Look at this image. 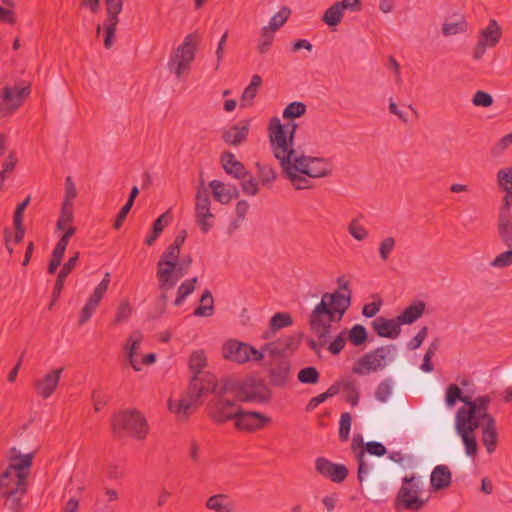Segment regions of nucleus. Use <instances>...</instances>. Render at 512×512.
I'll use <instances>...</instances> for the list:
<instances>
[{
  "label": "nucleus",
  "instance_id": "obj_20",
  "mask_svg": "<svg viewBox=\"0 0 512 512\" xmlns=\"http://www.w3.org/2000/svg\"><path fill=\"white\" fill-rule=\"evenodd\" d=\"M239 395L244 400L263 402L269 398L270 390L264 382L252 379L241 385Z\"/></svg>",
  "mask_w": 512,
  "mask_h": 512
},
{
  "label": "nucleus",
  "instance_id": "obj_27",
  "mask_svg": "<svg viewBox=\"0 0 512 512\" xmlns=\"http://www.w3.org/2000/svg\"><path fill=\"white\" fill-rule=\"evenodd\" d=\"M214 199L222 204L229 203L233 198L238 197L239 192L235 186L225 184L218 180L209 183Z\"/></svg>",
  "mask_w": 512,
  "mask_h": 512
},
{
  "label": "nucleus",
  "instance_id": "obj_63",
  "mask_svg": "<svg viewBox=\"0 0 512 512\" xmlns=\"http://www.w3.org/2000/svg\"><path fill=\"white\" fill-rule=\"evenodd\" d=\"M318 378V372L313 367L302 369L298 374V379L302 383H315Z\"/></svg>",
  "mask_w": 512,
  "mask_h": 512
},
{
  "label": "nucleus",
  "instance_id": "obj_12",
  "mask_svg": "<svg viewBox=\"0 0 512 512\" xmlns=\"http://www.w3.org/2000/svg\"><path fill=\"white\" fill-rule=\"evenodd\" d=\"M223 357L236 363L248 361H261L264 358L262 352L247 343L237 340H228L222 349Z\"/></svg>",
  "mask_w": 512,
  "mask_h": 512
},
{
  "label": "nucleus",
  "instance_id": "obj_41",
  "mask_svg": "<svg viewBox=\"0 0 512 512\" xmlns=\"http://www.w3.org/2000/svg\"><path fill=\"white\" fill-rule=\"evenodd\" d=\"M496 182L500 190L512 191V165L498 170Z\"/></svg>",
  "mask_w": 512,
  "mask_h": 512
},
{
  "label": "nucleus",
  "instance_id": "obj_16",
  "mask_svg": "<svg viewBox=\"0 0 512 512\" xmlns=\"http://www.w3.org/2000/svg\"><path fill=\"white\" fill-rule=\"evenodd\" d=\"M34 454H18L14 458V463H10L6 470L0 476V485L7 486V479L12 477V471H15L14 476L16 482L20 485H28L29 473L26 471L32 466Z\"/></svg>",
  "mask_w": 512,
  "mask_h": 512
},
{
  "label": "nucleus",
  "instance_id": "obj_5",
  "mask_svg": "<svg viewBox=\"0 0 512 512\" xmlns=\"http://www.w3.org/2000/svg\"><path fill=\"white\" fill-rule=\"evenodd\" d=\"M428 418H366V439L385 440L388 437L399 434L405 428L410 435L418 433V430Z\"/></svg>",
  "mask_w": 512,
  "mask_h": 512
},
{
  "label": "nucleus",
  "instance_id": "obj_24",
  "mask_svg": "<svg viewBox=\"0 0 512 512\" xmlns=\"http://www.w3.org/2000/svg\"><path fill=\"white\" fill-rule=\"evenodd\" d=\"M250 128L249 120L239 121L224 130L223 140L232 146H239L245 142Z\"/></svg>",
  "mask_w": 512,
  "mask_h": 512
},
{
  "label": "nucleus",
  "instance_id": "obj_33",
  "mask_svg": "<svg viewBox=\"0 0 512 512\" xmlns=\"http://www.w3.org/2000/svg\"><path fill=\"white\" fill-rule=\"evenodd\" d=\"M425 304L422 301L413 302L397 317L401 325H410L418 320L424 313Z\"/></svg>",
  "mask_w": 512,
  "mask_h": 512
},
{
  "label": "nucleus",
  "instance_id": "obj_60",
  "mask_svg": "<svg viewBox=\"0 0 512 512\" xmlns=\"http://www.w3.org/2000/svg\"><path fill=\"white\" fill-rule=\"evenodd\" d=\"M241 180V187L245 194L247 195H255L258 192L259 186L257 181L249 176L247 173L244 177L239 178Z\"/></svg>",
  "mask_w": 512,
  "mask_h": 512
},
{
  "label": "nucleus",
  "instance_id": "obj_61",
  "mask_svg": "<svg viewBox=\"0 0 512 512\" xmlns=\"http://www.w3.org/2000/svg\"><path fill=\"white\" fill-rule=\"evenodd\" d=\"M512 264V249L498 254L490 265L494 268H505Z\"/></svg>",
  "mask_w": 512,
  "mask_h": 512
},
{
  "label": "nucleus",
  "instance_id": "obj_38",
  "mask_svg": "<svg viewBox=\"0 0 512 512\" xmlns=\"http://www.w3.org/2000/svg\"><path fill=\"white\" fill-rule=\"evenodd\" d=\"M344 11L341 8V6L338 4V2H334L331 6H329L322 16V21L330 28L337 27L343 17H344Z\"/></svg>",
  "mask_w": 512,
  "mask_h": 512
},
{
  "label": "nucleus",
  "instance_id": "obj_2",
  "mask_svg": "<svg viewBox=\"0 0 512 512\" xmlns=\"http://www.w3.org/2000/svg\"><path fill=\"white\" fill-rule=\"evenodd\" d=\"M338 288L325 292L321 300L311 310L309 325L313 333L325 344L330 337L333 325L343 318L351 305V292L348 281L337 279Z\"/></svg>",
  "mask_w": 512,
  "mask_h": 512
},
{
  "label": "nucleus",
  "instance_id": "obj_21",
  "mask_svg": "<svg viewBox=\"0 0 512 512\" xmlns=\"http://www.w3.org/2000/svg\"><path fill=\"white\" fill-rule=\"evenodd\" d=\"M214 420L217 425H222L226 420H233L234 427L245 433H254L271 423V418H214Z\"/></svg>",
  "mask_w": 512,
  "mask_h": 512
},
{
  "label": "nucleus",
  "instance_id": "obj_17",
  "mask_svg": "<svg viewBox=\"0 0 512 512\" xmlns=\"http://www.w3.org/2000/svg\"><path fill=\"white\" fill-rule=\"evenodd\" d=\"M28 94V86L5 87L0 97V113L6 115L15 111Z\"/></svg>",
  "mask_w": 512,
  "mask_h": 512
},
{
  "label": "nucleus",
  "instance_id": "obj_9",
  "mask_svg": "<svg viewBox=\"0 0 512 512\" xmlns=\"http://www.w3.org/2000/svg\"><path fill=\"white\" fill-rule=\"evenodd\" d=\"M395 354L393 346H384L365 354L357 360L352 368L354 374L363 376L383 369Z\"/></svg>",
  "mask_w": 512,
  "mask_h": 512
},
{
  "label": "nucleus",
  "instance_id": "obj_6",
  "mask_svg": "<svg viewBox=\"0 0 512 512\" xmlns=\"http://www.w3.org/2000/svg\"><path fill=\"white\" fill-rule=\"evenodd\" d=\"M392 461L379 460L376 467L365 482V489L373 499L385 498L391 490L392 483L402 474V470Z\"/></svg>",
  "mask_w": 512,
  "mask_h": 512
},
{
  "label": "nucleus",
  "instance_id": "obj_43",
  "mask_svg": "<svg viewBox=\"0 0 512 512\" xmlns=\"http://www.w3.org/2000/svg\"><path fill=\"white\" fill-rule=\"evenodd\" d=\"M219 413L222 414V416H263L259 412H243L233 406V404L228 400H223L220 403Z\"/></svg>",
  "mask_w": 512,
  "mask_h": 512
},
{
  "label": "nucleus",
  "instance_id": "obj_39",
  "mask_svg": "<svg viewBox=\"0 0 512 512\" xmlns=\"http://www.w3.org/2000/svg\"><path fill=\"white\" fill-rule=\"evenodd\" d=\"M290 14H291L290 8H288L287 6L281 7V9L270 18L268 24L266 26H264L263 28L266 31L275 33L287 22Z\"/></svg>",
  "mask_w": 512,
  "mask_h": 512
},
{
  "label": "nucleus",
  "instance_id": "obj_48",
  "mask_svg": "<svg viewBox=\"0 0 512 512\" xmlns=\"http://www.w3.org/2000/svg\"><path fill=\"white\" fill-rule=\"evenodd\" d=\"M133 307L128 299H123L116 307L115 322L117 324L128 320L132 314Z\"/></svg>",
  "mask_w": 512,
  "mask_h": 512
},
{
  "label": "nucleus",
  "instance_id": "obj_8",
  "mask_svg": "<svg viewBox=\"0 0 512 512\" xmlns=\"http://www.w3.org/2000/svg\"><path fill=\"white\" fill-rule=\"evenodd\" d=\"M170 256L162 254L157 264V277L160 281V288L171 289L176 282L186 274L187 268L191 265L192 259L189 256Z\"/></svg>",
  "mask_w": 512,
  "mask_h": 512
},
{
  "label": "nucleus",
  "instance_id": "obj_10",
  "mask_svg": "<svg viewBox=\"0 0 512 512\" xmlns=\"http://www.w3.org/2000/svg\"><path fill=\"white\" fill-rule=\"evenodd\" d=\"M211 199L207 188L201 182L195 194L194 212L195 221L203 233H207L214 224V214L210 211Z\"/></svg>",
  "mask_w": 512,
  "mask_h": 512
},
{
  "label": "nucleus",
  "instance_id": "obj_32",
  "mask_svg": "<svg viewBox=\"0 0 512 512\" xmlns=\"http://www.w3.org/2000/svg\"><path fill=\"white\" fill-rule=\"evenodd\" d=\"M482 443L489 454L496 450L498 444V433L495 425V418H487L482 429Z\"/></svg>",
  "mask_w": 512,
  "mask_h": 512
},
{
  "label": "nucleus",
  "instance_id": "obj_53",
  "mask_svg": "<svg viewBox=\"0 0 512 512\" xmlns=\"http://www.w3.org/2000/svg\"><path fill=\"white\" fill-rule=\"evenodd\" d=\"M347 337L354 345H361L367 339V331L362 325L356 324L350 329Z\"/></svg>",
  "mask_w": 512,
  "mask_h": 512
},
{
  "label": "nucleus",
  "instance_id": "obj_58",
  "mask_svg": "<svg viewBox=\"0 0 512 512\" xmlns=\"http://www.w3.org/2000/svg\"><path fill=\"white\" fill-rule=\"evenodd\" d=\"M472 103L476 107H490L493 104V97L482 90L477 91L472 98Z\"/></svg>",
  "mask_w": 512,
  "mask_h": 512
},
{
  "label": "nucleus",
  "instance_id": "obj_11",
  "mask_svg": "<svg viewBox=\"0 0 512 512\" xmlns=\"http://www.w3.org/2000/svg\"><path fill=\"white\" fill-rule=\"evenodd\" d=\"M111 428L118 437L146 438L149 425L146 418H112Z\"/></svg>",
  "mask_w": 512,
  "mask_h": 512
},
{
  "label": "nucleus",
  "instance_id": "obj_37",
  "mask_svg": "<svg viewBox=\"0 0 512 512\" xmlns=\"http://www.w3.org/2000/svg\"><path fill=\"white\" fill-rule=\"evenodd\" d=\"M78 258H79V253L76 252L63 265L62 269L60 270V272L58 274V277H57V280H56V283H55L54 291H53V298H54V300L60 295L61 290H62L63 285H64V280L69 275V273L73 270V268L75 267V265H76V263L78 261Z\"/></svg>",
  "mask_w": 512,
  "mask_h": 512
},
{
  "label": "nucleus",
  "instance_id": "obj_50",
  "mask_svg": "<svg viewBox=\"0 0 512 512\" xmlns=\"http://www.w3.org/2000/svg\"><path fill=\"white\" fill-rule=\"evenodd\" d=\"M348 232L357 241H363L368 236L367 229L360 223L358 219H353L348 224Z\"/></svg>",
  "mask_w": 512,
  "mask_h": 512
},
{
  "label": "nucleus",
  "instance_id": "obj_28",
  "mask_svg": "<svg viewBox=\"0 0 512 512\" xmlns=\"http://www.w3.org/2000/svg\"><path fill=\"white\" fill-rule=\"evenodd\" d=\"M501 35L502 29L500 25L496 20L491 19L488 25L479 32V42H481V47H494L499 42Z\"/></svg>",
  "mask_w": 512,
  "mask_h": 512
},
{
  "label": "nucleus",
  "instance_id": "obj_40",
  "mask_svg": "<svg viewBox=\"0 0 512 512\" xmlns=\"http://www.w3.org/2000/svg\"><path fill=\"white\" fill-rule=\"evenodd\" d=\"M396 247V239L392 236L382 238L378 243V256L382 262H387Z\"/></svg>",
  "mask_w": 512,
  "mask_h": 512
},
{
  "label": "nucleus",
  "instance_id": "obj_59",
  "mask_svg": "<svg viewBox=\"0 0 512 512\" xmlns=\"http://www.w3.org/2000/svg\"><path fill=\"white\" fill-rule=\"evenodd\" d=\"M392 383L388 380H385L379 384L376 389L375 396L376 399L382 403L387 402L389 396L392 394Z\"/></svg>",
  "mask_w": 512,
  "mask_h": 512
},
{
  "label": "nucleus",
  "instance_id": "obj_22",
  "mask_svg": "<svg viewBox=\"0 0 512 512\" xmlns=\"http://www.w3.org/2000/svg\"><path fill=\"white\" fill-rule=\"evenodd\" d=\"M187 364L189 370L193 373L190 382L191 388L194 393H198L200 388H198V376L204 371V369L208 366L207 355L203 350H194L190 353Z\"/></svg>",
  "mask_w": 512,
  "mask_h": 512
},
{
  "label": "nucleus",
  "instance_id": "obj_49",
  "mask_svg": "<svg viewBox=\"0 0 512 512\" xmlns=\"http://www.w3.org/2000/svg\"><path fill=\"white\" fill-rule=\"evenodd\" d=\"M445 460L455 462L461 469L467 470L470 467V460L462 454L461 445H457L456 449L451 450Z\"/></svg>",
  "mask_w": 512,
  "mask_h": 512
},
{
  "label": "nucleus",
  "instance_id": "obj_26",
  "mask_svg": "<svg viewBox=\"0 0 512 512\" xmlns=\"http://www.w3.org/2000/svg\"><path fill=\"white\" fill-rule=\"evenodd\" d=\"M59 230L63 232V236L61 237V239L59 240V242L53 250L52 260L50 261L48 266V271L50 273H55V271L57 270L67 248L69 238L75 233V228L72 226V223L70 225H67L66 229Z\"/></svg>",
  "mask_w": 512,
  "mask_h": 512
},
{
  "label": "nucleus",
  "instance_id": "obj_44",
  "mask_svg": "<svg viewBox=\"0 0 512 512\" xmlns=\"http://www.w3.org/2000/svg\"><path fill=\"white\" fill-rule=\"evenodd\" d=\"M306 112V105L302 102H292L286 106L283 110V118L287 120H293L303 116Z\"/></svg>",
  "mask_w": 512,
  "mask_h": 512
},
{
  "label": "nucleus",
  "instance_id": "obj_31",
  "mask_svg": "<svg viewBox=\"0 0 512 512\" xmlns=\"http://www.w3.org/2000/svg\"><path fill=\"white\" fill-rule=\"evenodd\" d=\"M400 322L396 320H387L377 318L373 321V327L381 337L396 338L400 333Z\"/></svg>",
  "mask_w": 512,
  "mask_h": 512
},
{
  "label": "nucleus",
  "instance_id": "obj_3",
  "mask_svg": "<svg viewBox=\"0 0 512 512\" xmlns=\"http://www.w3.org/2000/svg\"><path fill=\"white\" fill-rule=\"evenodd\" d=\"M469 381L465 378L460 383H449L443 390V406L447 413L456 416H488L493 404L490 395H471L463 390Z\"/></svg>",
  "mask_w": 512,
  "mask_h": 512
},
{
  "label": "nucleus",
  "instance_id": "obj_57",
  "mask_svg": "<svg viewBox=\"0 0 512 512\" xmlns=\"http://www.w3.org/2000/svg\"><path fill=\"white\" fill-rule=\"evenodd\" d=\"M259 176L264 185L273 182L276 179V171L268 164H257Z\"/></svg>",
  "mask_w": 512,
  "mask_h": 512
},
{
  "label": "nucleus",
  "instance_id": "obj_35",
  "mask_svg": "<svg viewBox=\"0 0 512 512\" xmlns=\"http://www.w3.org/2000/svg\"><path fill=\"white\" fill-rule=\"evenodd\" d=\"M206 508L215 512H232L234 506L226 494H216L207 499Z\"/></svg>",
  "mask_w": 512,
  "mask_h": 512
},
{
  "label": "nucleus",
  "instance_id": "obj_1",
  "mask_svg": "<svg viewBox=\"0 0 512 512\" xmlns=\"http://www.w3.org/2000/svg\"><path fill=\"white\" fill-rule=\"evenodd\" d=\"M296 130L295 122L283 124L276 116L269 120L268 137L283 176L295 189H306L312 179L329 177L332 174V163L327 158L306 155L296 150Z\"/></svg>",
  "mask_w": 512,
  "mask_h": 512
},
{
  "label": "nucleus",
  "instance_id": "obj_46",
  "mask_svg": "<svg viewBox=\"0 0 512 512\" xmlns=\"http://www.w3.org/2000/svg\"><path fill=\"white\" fill-rule=\"evenodd\" d=\"M213 312V298L209 291H206L200 300V306L195 310V315L200 317L210 316Z\"/></svg>",
  "mask_w": 512,
  "mask_h": 512
},
{
  "label": "nucleus",
  "instance_id": "obj_54",
  "mask_svg": "<svg viewBox=\"0 0 512 512\" xmlns=\"http://www.w3.org/2000/svg\"><path fill=\"white\" fill-rule=\"evenodd\" d=\"M185 239H186V231L183 230L176 236L173 243L168 246V248L165 250V252L163 254L172 256V258L180 256L181 247L184 244ZM169 258L171 259V257H169Z\"/></svg>",
  "mask_w": 512,
  "mask_h": 512
},
{
  "label": "nucleus",
  "instance_id": "obj_45",
  "mask_svg": "<svg viewBox=\"0 0 512 512\" xmlns=\"http://www.w3.org/2000/svg\"><path fill=\"white\" fill-rule=\"evenodd\" d=\"M467 24L463 19L456 21H446L442 27V33L444 36H453L463 33L466 30Z\"/></svg>",
  "mask_w": 512,
  "mask_h": 512
},
{
  "label": "nucleus",
  "instance_id": "obj_55",
  "mask_svg": "<svg viewBox=\"0 0 512 512\" xmlns=\"http://www.w3.org/2000/svg\"><path fill=\"white\" fill-rule=\"evenodd\" d=\"M107 290L108 289L106 288V281H100L98 285L94 288L92 294L89 296L86 303L97 308Z\"/></svg>",
  "mask_w": 512,
  "mask_h": 512
},
{
  "label": "nucleus",
  "instance_id": "obj_23",
  "mask_svg": "<svg viewBox=\"0 0 512 512\" xmlns=\"http://www.w3.org/2000/svg\"><path fill=\"white\" fill-rule=\"evenodd\" d=\"M143 339L144 336L140 331H134L124 345L127 361L134 371H140L139 350Z\"/></svg>",
  "mask_w": 512,
  "mask_h": 512
},
{
  "label": "nucleus",
  "instance_id": "obj_52",
  "mask_svg": "<svg viewBox=\"0 0 512 512\" xmlns=\"http://www.w3.org/2000/svg\"><path fill=\"white\" fill-rule=\"evenodd\" d=\"M196 278L183 282L178 288V296L175 299V305L180 306L185 298L195 290Z\"/></svg>",
  "mask_w": 512,
  "mask_h": 512
},
{
  "label": "nucleus",
  "instance_id": "obj_51",
  "mask_svg": "<svg viewBox=\"0 0 512 512\" xmlns=\"http://www.w3.org/2000/svg\"><path fill=\"white\" fill-rule=\"evenodd\" d=\"M138 194H139L138 187L137 186L132 187L129 199H128L127 203L120 210V212H119V214L117 216V219L115 221V227L116 228L120 227L122 221L124 220L126 215L129 213L131 207L133 206L134 200L138 196Z\"/></svg>",
  "mask_w": 512,
  "mask_h": 512
},
{
  "label": "nucleus",
  "instance_id": "obj_56",
  "mask_svg": "<svg viewBox=\"0 0 512 512\" xmlns=\"http://www.w3.org/2000/svg\"><path fill=\"white\" fill-rule=\"evenodd\" d=\"M292 324V318L287 313H276L270 321L272 330H279L281 328L290 326Z\"/></svg>",
  "mask_w": 512,
  "mask_h": 512
},
{
  "label": "nucleus",
  "instance_id": "obj_14",
  "mask_svg": "<svg viewBox=\"0 0 512 512\" xmlns=\"http://www.w3.org/2000/svg\"><path fill=\"white\" fill-rule=\"evenodd\" d=\"M196 46L192 35H187L184 42L177 47L168 62L169 69L180 77L194 59Z\"/></svg>",
  "mask_w": 512,
  "mask_h": 512
},
{
  "label": "nucleus",
  "instance_id": "obj_34",
  "mask_svg": "<svg viewBox=\"0 0 512 512\" xmlns=\"http://www.w3.org/2000/svg\"><path fill=\"white\" fill-rule=\"evenodd\" d=\"M224 170L235 178H242L246 175L244 166L235 158L231 152H225L221 158Z\"/></svg>",
  "mask_w": 512,
  "mask_h": 512
},
{
  "label": "nucleus",
  "instance_id": "obj_47",
  "mask_svg": "<svg viewBox=\"0 0 512 512\" xmlns=\"http://www.w3.org/2000/svg\"><path fill=\"white\" fill-rule=\"evenodd\" d=\"M105 6L108 16L107 23L117 24V15L121 12L123 7L122 0H105Z\"/></svg>",
  "mask_w": 512,
  "mask_h": 512
},
{
  "label": "nucleus",
  "instance_id": "obj_36",
  "mask_svg": "<svg viewBox=\"0 0 512 512\" xmlns=\"http://www.w3.org/2000/svg\"><path fill=\"white\" fill-rule=\"evenodd\" d=\"M172 219L170 209L162 213L153 223L152 231L147 236L145 242L147 245H153L155 240L159 237V235L163 232L165 227L170 223Z\"/></svg>",
  "mask_w": 512,
  "mask_h": 512
},
{
  "label": "nucleus",
  "instance_id": "obj_18",
  "mask_svg": "<svg viewBox=\"0 0 512 512\" xmlns=\"http://www.w3.org/2000/svg\"><path fill=\"white\" fill-rule=\"evenodd\" d=\"M77 196V189L71 176L65 180V196L62 203L60 217L57 222V229H66L67 225L73 222V199Z\"/></svg>",
  "mask_w": 512,
  "mask_h": 512
},
{
  "label": "nucleus",
  "instance_id": "obj_30",
  "mask_svg": "<svg viewBox=\"0 0 512 512\" xmlns=\"http://www.w3.org/2000/svg\"><path fill=\"white\" fill-rule=\"evenodd\" d=\"M452 482V474L445 465L436 466L430 476L431 487L435 490L448 488Z\"/></svg>",
  "mask_w": 512,
  "mask_h": 512
},
{
  "label": "nucleus",
  "instance_id": "obj_15",
  "mask_svg": "<svg viewBox=\"0 0 512 512\" xmlns=\"http://www.w3.org/2000/svg\"><path fill=\"white\" fill-rule=\"evenodd\" d=\"M479 425V418H455L453 430L455 429L457 434L461 437L467 456L477 454L478 445L474 431Z\"/></svg>",
  "mask_w": 512,
  "mask_h": 512
},
{
  "label": "nucleus",
  "instance_id": "obj_25",
  "mask_svg": "<svg viewBox=\"0 0 512 512\" xmlns=\"http://www.w3.org/2000/svg\"><path fill=\"white\" fill-rule=\"evenodd\" d=\"M61 373L62 369H54L34 383L37 393L42 398L46 399L53 394L59 384Z\"/></svg>",
  "mask_w": 512,
  "mask_h": 512
},
{
  "label": "nucleus",
  "instance_id": "obj_7",
  "mask_svg": "<svg viewBox=\"0 0 512 512\" xmlns=\"http://www.w3.org/2000/svg\"><path fill=\"white\" fill-rule=\"evenodd\" d=\"M218 381L213 375H206L204 378H198V388L200 391L194 393L191 388V382L186 392L174 395L169 401V409L175 414H190L194 412V408L199 404L201 397L208 392H216Z\"/></svg>",
  "mask_w": 512,
  "mask_h": 512
},
{
  "label": "nucleus",
  "instance_id": "obj_64",
  "mask_svg": "<svg viewBox=\"0 0 512 512\" xmlns=\"http://www.w3.org/2000/svg\"><path fill=\"white\" fill-rule=\"evenodd\" d=\"M365 451L370 455L381 457L386 454V447L378 441H369L365 445Z\"/></svg>",
  "mask_w": 512,
  "mask_h": 512
},
{
  "label": "nucleus",
  "instance_id": "obj_42",
  "mask_svg": "<svg viewBox=\"0 0 512 512\" xmlns=\"http://www.w3.org/2000/svg\"><path fill=\"white\" fill-rule=\"evenodd\" d=\"M498 233L507 245L512 242V218L498 216Z\"/></svg>",
  "mask_w": 512,
  "mask_h": 512
},
{
  "label": "nucleus",
  "instance_id": "obj_13",
  "mask_svg": "<svg viewBox=\"0 0 512 512\" xmlns=\"http://www.w3.org/2000/svg\"><path fill=\"white\" fill-rule=\"evenodd\" d=\"M415 479V476L403 478V485L396 497L397 506L411 511H419L424 506L425 501L419 498L420 489Z\"/></svg>",
  "mask_w": 512,
  "mask_h": 512
},
{
  "label": "nucleus",
  "instance_id": "obj_4",
  "mask_svg": "<svg viewBox=\"0 0 512 512\" xmlns=\"http://www.w3.org/2000/svg\"><path fill=\"white\" fill-rule=\"evenodd\" d=\"M421 426L418 432L425 426H428L424 434V441L432 447L433 461H427L425 467L429 470L435 463L445 461V456L455 450L459 441L454 436L453 423L450 418H428Z\"/></svg>",
  "mask_w": 512,
  "mask_h": 512
},
{
  "label": "nucleus",
  "instance_id": "obj_19",
  "mask_svg": "<svg viewBox=\"0 0 512 512\" xmlns=\"http://www.w3.org/2000/svg\"><path fill=\"white\" fill-rule=\"evenodd\" d=\"M315 466L319 474L335 483H342L348 476V469L345 465L334 464L324 457L317 458Z\"/></svg>",
  "mask_w": 512,
  "mask_h": 512
},
{
  "label": "nucleus",
  "instance_id": "obj_62",
  "mask_svg": "<svg viewBox=\"0 0 512 512\" xmlns=\"http://www.w3.org/2000/svg\"><path fill=\"white\" fill-rule=\"evenodd\" d=\"M502 205L499 210L500 217L512 218V191H504Z\"/></svg>",
  "mask_w": 512,
  "mask_h": 512
},
{
  "label": "nucleus",
  "instance_id": "obj_29",
  "mask_svg": "<svg viewBox=\"0 0 512 512\" xmlns=\"http://www.w3.org/2000/svg\"><path fill=\"white\" fill-rule=\"evenodd\" d=\"M26 492L27 485L22 486L19 482H16V486L14 488L8 487V490L2 491L0 495L8 501V507L11 511L20 512L23 508L21 498L26 494Z\"/></svg>",
  "mask_w": 512,
  "mask_h": 512
}]
</instances>
